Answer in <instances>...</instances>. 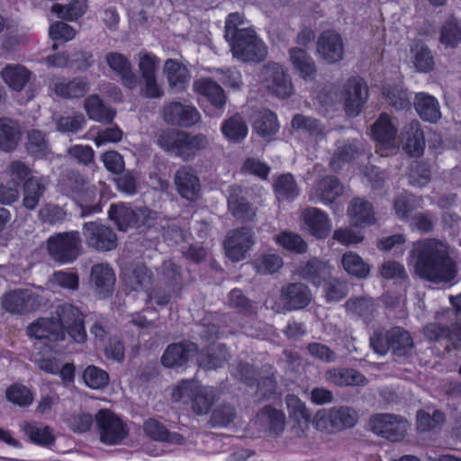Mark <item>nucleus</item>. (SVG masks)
<instances>
[{"mask_svg":"<svg viewBox=\"0 0 461 461\" xmlns=\"http://www.w3.org/2000/svg\"><path fill=\"white\" fill-rule=\"evenodd\" d=\"M410 264L420 277L433 282H449L457 274L448 246L438 240L416 242L411 251Z\"/></svg>","mask_w":461,"mask_h":461,"instance_id":"1","label":"nucleus"},{"mask_svg":"<svg viewBox=\"0 0 461 461\" xmlns=\"http://www.w3.org/2000/svg\"><path fill=\"white\" fill-rule=\"evenodd\" d=\"M157 143L163 150L183 160H189L198 151L206 149L209 140L202 133L191 135L181 131L164 130L158 135Z\"/></svg>","mask_w":461,"mask_h":461,"instance_id":"2","label":"nucleus"},{"mask_svg":"<svg viewBox=\"0 0 461 461\" xmlns=\"http://www.w3.org/2000/svg\"><path fill=\"white\" fill-rule=\"evenodd\" d=\"M232 56L244 62H260L267 58V47L253 29L240 31L229 41Z\"/></svg>","mask_w":461,"mask_h":461,"instance_id":"3","label":"nucleus"},{"mask_svg":"<svg viewBox=\"0 0 461 461\" xmlns=\"http://www.w3.org/2000/svg\"><path fill=\"white\" fill-rule=\"evenodd\" d=\"M258 80L264 87L278 98L289 97L293 93L291 79L279 63L266 64L258 73Z\"/></svg>","mask_w":461,"mask_h":461,"instance_id":"4","label":"nucleus"},{"mask_svg":"<svg viewBox=\"0 0 461 461\" xmlns=\"http://www.w3.org/2000/svg\"><path fill=\"white\" fill-rule=\"evenodd\" d=\"M100 440L106 445H117L128 435L123 421L107 409L100 410L95 415Z\"/></svg>","mask_w":461,"mask_h":461,"instance_id":"5","label":"nucleus"},{"mask_svg":"<svg viewBox=\"0 0 461 461\" xmlns=\"http://www.w3.org/2000/svg\"><path fill=\"white\" fill-rule=\"evenodd\" d=\"M372 431L392 442L403 439L408 429V422L401 416L388 413L376 414L370 419Z\"/></svg>","mask_w":461,"mask_h":461,"instance_id":"6","label":"nucleus"},{"mask_svg":"<svg viewBox=\"0 0 461 461\" xmlns=\"http://www.w3.org/2000/svg\"><path fill=\"white\" fill-rule=\"evenodd\" d=\"M50 256L60 263L75 260L79 255L80 239L77 232H64L48 240Z\"/></svg>","mask_w":461,"mask_h":461,"instance_id":"7","label":"nucleus"},{"mask_svg":"<svg viewBox=\"0 0 461 461\" xmlns=\"http://www.w3.org/2000/svg\"><path fill=\"white\" fill-rule=\"evenodd\" d=\"M159 59L153 54L140 52L138 56V68L143 81L141 94L146 97L158 98L163 95V90L157 80V71Z\"/></svg>","mask_w":461,"mask_h":461,"instance_id":"8","label":"nucleus"},{"mask_svg":"<svg viewBox=\"0 0 461 461\" xmlns=\"http://www.w3.org/2000/svg\"><path fill=\"white\" fill-rule=\"evenodd\" d=\"M367 86L360 79L349 78L342 86L339 100L343 101L348 115L357 116L367 99Z\"/></svg>","mask_w":461,"mask_h":461,"instance_id":"9","label":"nucleus"},{"mask_svg":"<svg viewBox=\"0 0 461 461\" xmlns=\"http://www.w3.org/2000/svg\"><path fill=\"white\" fill-rule=\"evenodd\" d=\"M254 243V234L250 229L240 228L231 230L224 240L226 256L233 262L241 261L245 259Z\"/></svg>","mask_w":461,"mask_h":461,"instance_id":"10","label":"nucleus"},{"mask_svg":"<svg viewBox=\"0 0 461 461\" xmlns=\"http://www.w3.org/2000/svg\"><path fill=\"white\" fill-rule=\"evenodd\" d=\"M84 236L88 246L97 250L109 251L117 245V237L112 229L95 221L85 223Z\"/></svg>","mask_w":461,"mask_h":461,"instance_id":"11","label":"nucleus"},{"mask_svg":"<svg viewBox=\"0 0 461 461\" xmlns=\"http://www.w3.org/2000/svg\"><path fill=\"white\" fill-rule=\"evenodd\" d=\"M317 53L329 64H335L343 59L344 42L339 33L335 31L321 32L317 40Z\"/></svg>","mask_w":461,"mask_h":461,"instance_id":"12","label":"nucleus"},{"mask_svg":"<svg viewBox=\"0 0 461 461\" xmlns=\"http://www.w3.org/2000/svg\"><path fill=\"white\" fill-rule=\"evenodd\" d=\"M150 212L147 208L133 210L124 204L112 205L109 211L111 220L114 221L120 230H126L129 227H140L147 223Z\"/></svg>","mask_w":461,"mask_h":461,"instance_id":"13","label":"nucleus"},{"mask_svg":"<svg viewBox=\"0 0 461 461\" xmlns=\"http://www.w3.org/2000/svg\"><path fill=\"white\" fill-rule=\"evenodd\" d=\"M163 116L168 124L185 128L196 124L201 119L200 113L194 106L180 102H171L166 104L163 109Z\"/></svg>","mask_w":461,"mask_h":461,"instance_id":"14","label":"nucleus"},{"mask_svg":"<svg viewBox=\"0 0 461 461\" xmlns=\"http://www.w3.org/2000/svg\"><path fill=\"white\" fill-rule=\"evenodd\" d=\"M41 303L39 295L32 290H15L3 298L4 308L13 313H25L34 311Z\"/></svg>","mask_w":461,"mask_h":461,"instance_id":"15","label":"nucleus"},{"mask_svg":"<svg viewBox=\"0 0 461 461\" xmlns=\"http://www.w3.org/2000/svg\"><path fill=\"white\" fill-rule=\"evenodd\" d=\"M303 229L317 239L326 238L331 230V221L327 213L312 207L302 212Z\"/></svg>","mask_w":461,"mask_h":461,"instance_id":"16","label":"nucleus"},{"mask_svg":"<svg viewBox=\"0 0 461 461\" xmlns=\"http://www.w3.org/2000/svg\"><path fill=\"white\" fill-rule=\"evenodd\" d=\"M343 193V186L335 176H327L319 180L311 190L309 197L312 203L330 204Z\"/></svg>","mask_w":461,"mask_h":461,"instance_id":"17","label":"nucleus"},{"mask_svg":"<svg viewBox=\"0 0 461 461\" xmlns=\"http://www.w3.org/2000/svg\"><path fill=\"white\" fill-rule=\"evenodd\" d=\"M115 284V274L106 263L93 266L90 276V285L101 297H106L113 292Z\"/></svg>","mask_w":461,"mask_h":461,"instance_id":"18","label":"nucleus"},{"mask_svg":"<svg viewBox=\"0 0 461 461\" xmlns=\"http://www.w3.org/2000/svg\"><path fill=\"white\" fill-rule=\"evenodd\" d=\"M193 90L210 102L216 109L222 112L226 104V95L222 87L208 77H200L193 82Z\"/></svg>","mask_w":461,"mask_h":461,"instance_id":"19","label":"nucleus"},{"mask_svg":"<svg viewBox=\"0 0 461 461\" xmlns=\"http://www.w3.org/2000/svg\"><path fill=\"white\" fill-rule=\"evenodd\" d=\"M194 356L197 357V347L194 343H174L167 348L161 357V363L167 367L179 366Z\"/></svg>","mask_w":461,"mask_h":461,"instance_id":"20","label":"nucleus"},{"mask_svg":"<svg viewBox=\"0 0 461 461\" xmlns=\"http://www.w3.org/2000/svg\"><path fill=\"white\" fill-rule=\"evenodd\" d=\"M105 61L109 68L120 77L122 85L133 89L138 85V77L131 70V64L127 58L117 52H109L105 55Z\"/></svg>","mask_w":461,"mask_h":461,"instance_id":"21","label":"nucleus"},{"mask_svg":"<svg viewBox=\"0 0 461 461\" xmlns=\"http://www.w3.org/2000/svg\"><path fill=\"white\" fill-rule=\"evenodd\" d=\"M163 73L174 93L185 91L189 84L190 74L187 68L176 59H168L163 66Z\"/></svg>","mask_w":461,"mask_h":461,"instance_id":"22","label":"nucleus"},{"mask_svg":"<svg viewBox=\"0 0 461 461\" xmlns=\"http://www.w3.org/2000/svg\"><path fill=\"white\" fill-rule=\"evenodd\" d=\"M175 184L181 196L188 200L195 199L201 188L196 173L189 167H182L176 172Z\"/></svg>","mask_w":461,"mask_h":461,"instance_id":"23","label":"nucleus"},{"mask_svg":"<svg viewBox=\"0 0 461 461\" xmlns=\"http://www.w3.org/2000/svg\"><path fill=\"white\" fill-rule=\"evenodd\" d=\"M49 185L44 176H30L23 185V205L28 210H34L43 197Z\"/></svg>","mask_w":461,"mask_h":461,"instance_id":"24","label":"nucleus"},{"mask_svg":"<svg viewBox=\"0 0 461 461\" xmlns=\"http://www.w3.org/2000/svg\"><path fill=\"white\" fill-rule=\"evenodd\" d=\"M281 298L287 310H299L310 303L312 294L303 284H291L282 289Z\"/></svg>","mask_w":461,"mask_h":461,"instance_id":"25","label":"nucleus"},{"mask_svg":"<svg viewBox=\"0 0 461 461\" xmlns=\"http://www.w3.org/2000/svg\"><path fill=\"white\" fill-rule=\"evenodd\" d=\"M403 149L411 156H420L425 147L423 131L418 121L406 124L402 132Z\"/></svg>","mask_w":461,"mask_h":461,"instance_id":"26","label":"nucleus"},{"mask_svg":"<svg viewBox=\"0 0 461 461\" xmlns=\"http://www.w3.org/2000/svg\"><path fill=\"white\" fill-rule=\"evenodd\" d=\"M28 334L37 339L62 340V325L56 322L54 317L41 318L28 327Z\"/></svg>","mask_w":461,"mask_h":461,"instance_id":"27","label":"nucleus"},{"mask_svg":"<svg viewBox=\"0 0 461 461\" xmlns=\"http://www.w3.org/2000/svg\"><path fill=\"white\" fill-rule=\"evenodd\" d=\"M298 272L303 279L315 286H319L322 282H326L331 275L330 266L318 258H312L303 263Z\"/></svg>","mask_w":461,"mask_h":461,"instance_id":"28","label":"nucleus"},{"mask_svg":"<svg viewBox=\"0 0 461 461\" xmlns=\"http://www.w3.org/2000/svg\"><path fill=\"white\" fill-rule=\"evenodd\" d=\"M414 108L423 121L435 123L441 118L438 101L427 93L420 92L416 95Z\"/></svg>","mask_w":461,"mask_h":461,"instance_id":"29","label":"nucleus"},{"mask_svg":"<svg viewBox=\"0 0 461 461\" xmlns=\"http://www.w3.org/2000/svg\"><path fill=\"white\" fill-rule=\"evenodd\" d=\"M289 59L293 68L304 80H312L316 74V65L312 58L301 48H291Z\"/></svg>","mask_w":461,"mask_h":461,"instance_id":"30","label":"nucleus"},{"mask_svg":"<svg viewBox=\"0 0 461 461\" xmlns=\"http://www.w3.org/2000/svg\"><path fill=\"white\" fill-rule=\"evenodd\" d=\"M371 132L375 140L386 147L394 148L393 141L397 128L388 114L382 113L378 117L372 125Z\"/></svg>","mask_w":461,"mask_h":461,"instance_id":"31","label":"nucleus"},{"mask_svg":"<svg viewBox=\"0 0 461 461\" xmlns=\"http://www.w3.org/2000/svg\"><path fill=\"white\" fill-rule=\"evenodd\" d=\"M439 43L445 49H456L461 44V20L447 17L439 28Z\"/></svg>","mask_w":461,"mask_h":461,"instance_id":"32","label":"nucleus"},{"mask_svg":"<svg viewBox=\"0 0 461 461\" xmlns=\"http://www.w3.org/2000/svg\"><path fill=\"white\" fill-rule=\"evenodd\" d=\"M5 83L14 91H22L29 82L32 73L20 64H8L0 73Z\"/></svg>","mask_w":461,"mask_h":461,"instance_id":"33","label":"nucleus"},{"mask_svg":"<svg viewBox=\"0 0 461 461\" xmlns=\"http://www.w3.org/2000/svg\"><path fill=\"white\" fill-rule=\"evenodd\" d=\"M285 417L278 410L265 407L255 418V424L262 430L279 433L285 426Z\"/></svg>","mask_w":461,"mask_h":461,"instance_id":"34","label":"nucleus"},{"mask_svg":"<svg viewBox=\"0 0 461 461\" xmlns=\"http://www.w3.org/2000/svg\"><path fill=\"white\" fill-rule=\"evenodd\" d=\"M348 213L356 226L371 225L375 221L372 204L362 198L351 201Z\"/></svg>","mask_w":461,"mask_h":461,"instance_id":"35","label":"nucleus"},{"mask_svg":"<svg viewBox=\"0 0 461 461\" xmlns=\"http://www.w3.org/2000/svg\"><path fill=\"white\" fill-rule=\"evenodd\" d=\"M84 109L90 120L102 123L111 122L115 116V111L104 105L97 95L85 100Z\"/></svg>","mask_w":461,"mask_h":461,"instance_id":"36","label":"nucleus"},{"mask_svg":"<svg viewBox=\"0 0 461 461\" xmlns=\"http://www.w3.org/2000/svg\"><path fill=\"white\" fill-rule=\"evenodd\" d=\"M364 149V144L360 140H354L338 147L330 159L331 168L334 171L341 169L345 163L357 158Z\"/></svg>","mask_w":461,"mask_h":461,"instance_id":"37","label":"nucleus"},{"mask_svg":"<svg viewBox=\"0 0 461 461\" xmlns=\"http://www.w3.org/2000/svg\"><path fill=\"white\" fill-rule=\"evenodd\" d=\"M89 89V84L83 77H76L71 80L61 79L54 84L55 94L63 98L82 97Z\"/></svg>","mask_w":461,"mask_h":461,"instance_id":"38","label":"nucleus"},{"mask_svg":"<svg viewBox=\"0 0 461 461\" xmlns=\"http://www.w3.org/2000/svg\"><path fill=\"white\" fill-rule=\"evenodd\" d=\"M326 379L338 386L365 385L367 379L354 369L333 368L327 371Z\"/></svg>","mask_w":461,"mask_h":461,"instance_id":"39","label":"nucleus"},{"mask_svg":"<svg viewBox=\"0 0 461 461\" xmlns=\"http://www.w3.org/2000/svg\"><path fill=\"white\" fill-rule=\"evenodd\" d=\"M229 352L221 344L212 345L207 353H197L196 361L198 365L205 369H216L229 358Z\"/></svg>","mask_w":461,"mask_h":461,"instance_id":"40","label":"nucleus"},{"mask_svg":"<svg viewBox=\"0 0 461 461\" xmlns=\"http://www.w3.org/2000/svg\"><path fill=\"white\" fill-rule=\"evenodd\" d=\"M222 134L232 142H240L248 135V125L243 117L238 113L234 114L221 124Z\"/></svg>","mask_w":461,"mask_h":461,"instance_id":"41","label":"nucleus"},{"mask_svg":"<svg viewBox=\"0 0 461 461\" xmlns=\"http://www.w3.org/2000/svg\"><path fill=\"white\" fill-rule=\"evenodd\" d=\"M19 125L13 120L0 119V148L5 150L14 149L20 140Z\"/></svg>","mask_w":461,"mask_h":461,"instance_id":"42","label":"nucleus"},{"mask_svg":"<svg viewBox=\"0 0 461 461\" xmlns=\"http://www.w3.org/2000/svg\"><path fill=\"white\" fill-rule=\"evenodd\" d=\"M240 187L232 186L230 188L228 197L229 209L236 218L250 220L255 216V212L249 203L242 196H240Z\"/></svg>","mask_w":461,"mask_h":461,"instance_id":"43","label":"nucleus"},{"mask_svg":"<svg viewBox=\"0 0 461 461\" xmlns=\"http://www.w3.org/2000/svg\"><path fill=\"white\" fill-rule=\"evenodd\" d=\"M341 265L348 275L357 278H366L370 273L369 266L358 254L353 251L343 254Z\"/></svg>","mask_w":461,"mask_h":461,"instance_id":"44","label":"nucleus"},{"mask_svg":"<svg viewBox=\"0 0 461 461\" xmlns=\"http://www.w3.org/2000/svg\"><path fill=\"white\" fill-rule=\"evenodd\" d=\"M391 348L397 356H405L413 348V340L404 330L395 327L388 331Z\"/></svg>","mask_w":461,"mask_h":461,"instance_id":"45","label":"nucleus"},{"mask_svg":"<svg viewBox=\"0 0 461 461\" xmlns=\"http://www.w3.org/2000/svg\"><path fill=\"white\" fill-rule=\"evenodd\" d=\"M127 285L136 292L143 291L145 299L152 298L149 293L151 285V274L144 266L137 267L127 278Z\"/></svg>","mask_w":461,"mask_h":461,"instance_id":"46","label":"nucleus"},{"mask_svg":"<svg viewBox=\"0 0 461 461\" xmlns=\"http://www.w3.org/2000/svg\"><path fill=\"white\" fill-rule=\"evenodd\" d=\"M215 394L212 387L199 386L192 397V409L198 415L207 414L214 402Z\"/></svg>","mask_w":461,"mask_h":461,"instance_id":"47","label":"nucleus"},{"mask_svg":"<svg viewBox=\"0 0 461 461\" xmlns=\"http://www.w3.org/2000/svg\"><path fill=\"white\" fill-rule=\"evenodd\" d=\"M254 131L263 138H270L279 130L275 113L270 111L260 112L253 126Z\"/></svg>","mask_w":461,"mask_h":461,"instance_id":"48","label":"nucleus"},{"mask_svg":"<svg viewBox=\"0 0 461 461\" xmlns=\"http://www.w3.org/2000/svg\"><path fill=\"white\" fill-rule=\"evenodd\" d=\"M51 10L59 18L75 21L86 12L87 4L86 0H73L68 5L55 4Z\"/></svg>","mask_w":461,"mask_h":461,"instance_id":"49","label":"nucleus"},{"mask_svg":"<svg viewBox=\"0 0 461 461\" xmlns=\"http://www.w3.org/2000/svg\"><path fill=\"white\" fill-rule=\"evenodd\" d=\"M424 335L429 340L448 338L454 343L461 341V324L456 322L451 330H446L437 323H431L424 328Z\"/></svg>","mask_w":461,"mask_h":461,"instance_id":"50","label":"nucleus"},{"mask_svg":"<svg viewBox=\"0 0 461 461\" xmlns=\"http://www.w3.org/2000/svg\"><path fill=\"white\" fill-rule=\"evenodd\" d=\"M56 322L62 325V337H65V330L68 327H71L77 321H80L83 319V315L80 311L75 306L66 303L60 304L56 308L55 311Z\"/></svg>","mask_w":461,"mask_h":461,"instance_id":"51","label":"nucleus"},{"mask_svg":"<svg viewBox=\"0 0 461 461\" xmlns=\"http://www.w3.org/2000/svg\"><path fill=\"white\" fill-rule=\"evenodd\" d=\"M6 399L19 407L30 406L34 399L31 389L21 384H14L6 389Z\"/></svg>","mask_w":461,"mask_h":461,"instance_id":"52","label":"nucleus"},{"mask_svg":"<svg viewBox=\"0 0 461 461\" xmlns=\"http://www.w3.org/2000/svg\"><path fill=\"white\" fill-rule=\"evenodd\" d=\"M276 242L284 249L303 254L307 251L308 245L302 237L292 231H283L275 237Z\"/></svg>","mask_w":461,"mask_h":461,"instance_id":"53","label":"nucleus"},{"mask_svg":"<svg viewBox=\"0 0 461 461\" xmlns=\"http://www.w3.org/2000/svg\"><path fill=\"white\" fill-rule=\"evenodd\" d=\"M383 94L388 104L395 110H404L411 107V100L408 93L400 86H386Z\"/></svg>","mask_w":461,"mask_h":461,"instance_id":"54","label":"nucleus"},{"mask_svg":"<svg viewBox=\"0 0 461 461\" xmlns=\"http://www.w3.org/2000/svg\"><path fill=\"white\" fill-rule=\"evenodd\" d=\"M412 63L419 72L427 73L433 69L434 59L429 49L423 44H416L411 49Z\"/></svg>","mask_w":461,"mask_h":461,"instance_id":"55","label":"nucleus"},{"mask_svg":"<svg viewBox=\"0 0 461 461\" xmlns=\"http://www.w3.org/2000/svg\"><path fill=\"white\" fill-rule=\"evenodd\" d=\"M25 146L30 154L38 158L44 157L49 152V142L45 135L38 130L28 131Z\"/></svg>","mask_w":461,"mask_h":461,"instance_id":"56","label":"nucleus"},{"mask_svg":"<svg viewBox=\"0 0 461 461\" xmlns=\"http://www.w3.org/2000/svg\"><path fill=\"white\" fill-rule=\"evenodd\" d=\"M292 126L295 130L307 131L311 136L314 137L317 140H320L324 133L323 127L319 123V122L316 119L306 117L302 114H296L293 118Z\"/></svg>","mask_w":461,"mask_h":461,"instance_id":"57","label":"nucleus"},{"mask_svg":"<svg viewBox=\"0 0 461 461\" xmlns=\"http://www.w3.org/2000/svg\"><path fill=\"white\" fill-rule=\"evenodd\" d=\"M236 416L237 411L234 406L222 403L213 409L210 423L212 427H226L236 419Z\"/></svg>","mask_w":461,"mask_h":461,"instance_id":"58","label":"nucleus"},{"mask_svg":"<svg viewBox=\"0 0 461 461\" xmlns=\"http://www.w3.org/2000/svg\"><path fill=\"white\" fill-rule=\"evenodd\" d=\"M32 168L22 160H13L7 166L5 173L10 184L20 186L21 183L32 176Z\"/></svg>","mask_w":461,"mask_h":461,"instance_id":"59","label":"nucleus"},{"mask_svg":"<svg viewBox=\"0 0 461 461\" xmlns=\"http://www.w3.org/2000/svg\"><path fill=\"white\" fill-rule=\"evenodd\" d=\"M83 379L86 385L92 389H102L109 383L108 374L95 366H88L85 369Z\"/></svg>","mask_w":461,"mask_h":461,"instance_id":"60","label":"nucleus"},{"mask_svg":"<svg viewBox=\"0 0 461 461\" xmlns=\"http://www.w3.org/2000/svg\"><path fill=\"white\" fill-rule=\"evenodd\" d=\"M22 429L30 439L35 443L49 445L54 439L51 429L49 427H39L35 424L25 422Z\"/></svg>","mask_w":461,"mask_h":461,"instance_id":"61","label":"nucleus"},{"mask_svg":"<svg viewBox=\"0 0 461 461\" xmlns=\"http://www.w3.org/2000/svg\"><path fill=\"white\" fill-rule=\"evenodd\" d=\"M313 425L316 429L324 433L338 431L331 408L319 410L313 417Z\"/></svg>","mask_w":461,"mask_h":461,"instance_id":"62","label":"nucleus"},{"mask_svg":"<svg viewBox=\"0 0 461 461\" xmlns=\"http://www.w3.org/2000/svg\"><path fill=\"white\" fill-rule=\"evenodd\" d=\"M338 431L351 428L357 420V412L348 407L331 408Z\"/></svg>","mask_w":461,"mask_h":461,"instance_id":"63","label":"nucleus"},{"mask_svg":"<svg viewBox=\"0 0 461 461\" xmlns=\"http://www.w3.org/2000/svg\"><path fill=\"white\" fill-rule=\"evenodd\" d=\"M39 218L43 222L58 224L66 220L67 212L59 205L48 203L40 209Z\"/></svg>","mask_w":461,"mask_h":461,"instance_id":"64","label":"nucleus"}]
</instances>
